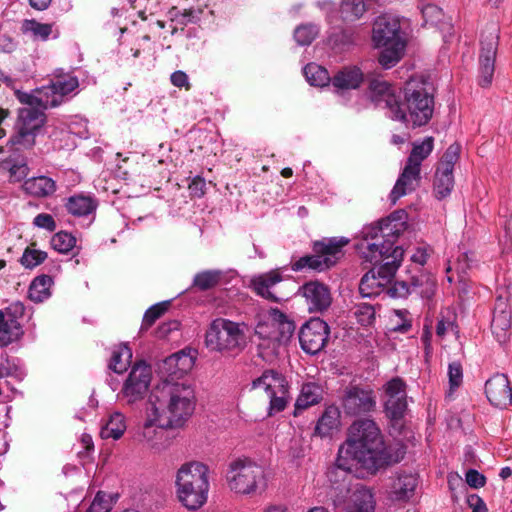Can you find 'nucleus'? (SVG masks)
I'll use <instances>...</instances> for the list:
<instances>
[{"label": "nucleus", "mask_w": 512, "mask_h": 512, "mask_svg": "<svg viewBox=\"0 0 512 512\" xmlns=\"http://www.w3.org/2000/svg\"><path fill=\"white\" fill-rule=\"evenodd\" d=\"M319 33V28L314 24H302L294 31V38L299 45H310Z\"/></svg>", "instance_id": "nucleus-50"}, {"label": "nucleus", "mask_w": 512, "mask_h": 512, "mask_svg": "<svg viewBox=\"0 0 512 512\" xmlns=\"http://www.w3.org/2000/svg\"><path fill=\"white\" fill-rule=\"evenodd\" d=\"M53 27V23H40L35 19H25L22 22L21 30L35 40L47 41L53 33Z\"/></svg>", "instance_id": "nucleus-39"}, {"label": "nucleus", "mask_w": 512, "mask_h": 512, "mask_svg": "<svg viewBox=\"0 0 512 512\" xmlns=\"http://www.w3.org/2000/svg\"><path fill=\"white\" fill-rule=\"evenodd\" d=\"M451 389L457 388L462 382V368L459 363H451L448 370Z\"/></svg>", "instance_id": "nucleus-58"}, {"label": "nucleus", "mask_w": 512, "mask_h": 512, "mask_svg": "<svg viewBox=\"0 0 512 512\" xmlns=\"http://www.w3.org/2000/svg\"><path fill=\"white\" fill-rule=\"evenodd\" d=\"M385 412L394 420L404 416L407 409L405 383L400 378H394L386 384Z\"/></svg>", "instance_id": "nucleus-22"}, {"label": "nucleus", "mask_w": 512, "mask_h": 512, "mask_svg": "<svg viewBox=\"0 0 512 512\" xmlns=\"http://www.w3.org/2000/svg\"><path fill=\"white\" fill-rule=\"evenodd\" d=\"M179 325H180L179 322L175 321V320L167 322V323H163L158 328L157 334L159 337H166L170 332H172L174 330H178Z\"/></svg>", "instance_id": "nucleus-63"}, {"label": "nucleus", "mask_w": 512, "mask_h": 512, "mask_svg": "<svg viewBox=\"0 0 512 512\" xmlns=\"http://www.w3.org/2000/svg\"><path fill=\"white\" fill-rule=\"evenodd\" d=\"M362 81L363 73L356 66L343 67L330 80L335 88L341 90L356 89Z\"/></svg>", "instance_id": "nucleus-31"}, {"label": "nucleus", "mask_w": 512, "mask_h": 512, "mask_svg": "<svg viewBox=\"0 0 512 512\" xmlns=\"http://www.w3.org/2000/svg\"><path fill=\"white\" fill-rule=\"evenodd\" d=\"M132 351L127 345H120L112 352L109 368L115 373H123L131 363Z\"/></svg>", "instance_id": "nucleus-44"}, {"label": "nucleus", "mask_w": 512, "mask_h": 512, "mask_svg": "<svg viewBox=\"0 0 512 512\" xmlns=\"http://www.w3.org/2000/svg\"><path fill=\"white\" fill-rule=\"evenodd\" d=\"M354 316L358 323L363 326H368L372 324L375 319V310L372 305L361 303L355 306Z\"/></svg>", "instance_id": "nucleus-53"}, {"label": "nucleus", "mask_w": 512, "mask_h": 512, "mask_svg": "<svg viewBox=\"0 0 512 512\" xmlns=\"http://www.w3.org/2000/svg\"><path fill=\"white\" fill-rule=\"evenodd\" d=\"M300 291L305 297L308 309L311 312H322L326 310L332 302L329 288L318 281H311L304 284Z\"/></svg>", "instance_id": "nucleus-25"}, {"label": "nucleus", "mask_w": 512, "mask_h": 512, "mask_svg": "<svg viewBox=\"0 0 512 512\" xmlns=\"http://www.w3.org/2000/svg\"><path fill=\"white\" fill-rule=\"evenodd\" d=\"M466 482L473 488H480L485 484V477L474 469H470L466 473Z\"/></svg>", "instance_id": "nucleus-60"}, {"label": "nucleus", "mask_w": 512, "mask_h": 512, "mask_svg": "<svg viewBox=\"0 0 512 512\" xmlns=\"http://www.w3.org/2000/svg\"><path fill=\"white\" fill-rule=\"evenodd\" d=\"M303 73L308 83L313 86L323 87L328 85L331 80L328 71L315 63L307 64Z\"/></svg>", "instance_id": "nucleus-46"}, {"label": "nucleus", "mask_w": 512, "mask_h": 512, "mask_svg": "<svg viewBox=\"0 0 512 512\" xmlns=\"http://www.w3.org/2000/svg\"><path fill=\"white\" fill-rule=\"evenodd\" d=\"M205 181L201 178H196L189 185L191 193L197 197H201L204 194Z\"/></svg>", "instance_id": "nucleus-64"}, {"label": "nucleus", "mask_w": 512, "mask_h": 512, "mask_svg": "<svg viewBox=\"0 0 512 512\" xmlns=\"http://www.w3.org/2000/svg\"><path fill=\"white\" fill-rule=\"evenodd\" d=\"M65 208L73 216L83 217L91 214L97 208V201L88 195L77 194L66 200Z\"/></svg>", "instance_id": "nucleus-33"}, {"label": "nucleus", "mask_w": 512, "mask_h": 512, "mask_svg": "<svg viewBox=\"0 0 512 512\" xmlns=\"http://www.w3.org/2000/svg\"><path fill=\"white\" fill-rule=\"evenodd\" d=\"M222 278L221 270H204L194 276L192 285L200 291H207L218 286Z\"/></svg>", "instance_id": "nucleus-41"}, {"label": "nucleus", "mask_w": 512, "mask_h": 512, "mask_svg": "<svg viewBox=\"0 0 512 512\" xmlns=\"http://www.w3.org/2000/svg\"><path fill=\"white\" fill-rule=\"evenodd\" d=\"M459 153L460 146L458 144H451L445 151L438 168L453 171L454 165L459 159Z\"/></svg>", "instance_id": "nucleus-54"}, {"label": "nucleus", "mask_w": 512, "mask_h": 512, "mask_svg": "<svg viewBox=\"0 0 512 512\" xmlns=\"http://www.w3.org/2000/svg\"><path fill=\"white\" fill-rule=\"evenodd\" d=\"M421 13L424 25L438 27L439 25H448L444 22V13L442 9L434 4H427L422 6Z\"/></svg>", "instance_id": "nucleus-49"}, {"label": "nucleus", "mask_w": 512, "mask_h": 512, "mask_svg": "<svg viewBox=\"0 0 512 512\" xmlns=\"http://www.w3.org/2000/svg\"><path fill=\"white\" fill-rule=\"evenodd\" d=\"M485 394L489 402L499 408H506L512 403V387L505 374L497 373L485 383Z\"/></svg>", "instance_id": "nucleus-23"}, {"label": "nucleus", "mask_w": 512, "mask_h": 512, "mask_svg": "<svg viewBox=\"0 0 512 512\" xmlns=\"http://www.w3.org/2000/svg\"><path fill=\"white\" fill-rule=\"evenodd\" d=\"M6 172L10 183H18L24 180L28 173L29 167L27 161L23 157L9 158L2 161V173Z\"/></svg>", "instance_id": "nucleus-35"}, {"label": "nucleus", "mask_w": 512, "mask_h": 512, "mask_svg": "<svg viewBox=\"0 0 512 512\" xmlns=\"http://www.w3.org/2000/svg\"><path fill=\"white\" fill-rule=\"evenodd\" d=\"M434 138L428 136L421 142H414L406 163L421 169L422 162L432 153Z\"/></svg>", "instance_id": "nucleus-38"}, {"label": "nucleus", "mask_w": 512, "mask_h": 512, "mask_svg": "<svg viewBox=\"0 0 512 512\" xmlns=\"http://www.w3.org/2000/svg\"><path fill=\"white\" fill-rule=\"evenodd\" d=\"M392 258L385 264L373 267L362 277L359 291L363 297L377 296L391 283L401 264L400 250Z\"/></svg>", "instance_id": "nucleus-13"}, {"label": "nucleus", "mask_w": 512, "mask_h": 512, "mask_svg": "<svg viewBox=\"0 0 512 512\" xmlns=\"http://www.w3.org/2000/svg\"><path fill=\"white\" fill-rule=\"evenodd\" d=\"M23 315L24 305L19 301L10 303L2 311V346L10 344L22 336L20 319Z\"/></svg>", "instance_id": "nucleus-21"}, {"label": "nucleus", "mask_w": 512, "mask_h": 512, "mask_svg": "<svg viewBox=\"0 0 512 512\" xmlns=\"http://www.w3.org/2000/svg\"><path fill=\"white\" fill-rule=\"evenodd\" d=\"M161 419L162 415L158 413V407L153 404L141 433L143 441L152 449L156 450H161L165 447L166 437L164 429L172 428L171 426H162L160 423Z\"/></svg>", "instance_id": "nucleus-24"}, {"label": "nucleus", "mask_w": 512, "mask_h": 512, "mask_svg": "<svg viewBox=\"0 0 512 512\" xmlns=\"http://www.w3.org/2000/svg\"><path fill=\"white\" fill-rule=\"evenodd\" d=\"M454 186L453 171L437 168L434 179V192L438 199L450 195Z\"/></svg>", "instance_id": "nucleus-42"}, {"label": "nucleus", "mask_w": 512, "mask_h": 512, "mask_svg": "<svg viewBox=\"0 0 512 512\" xmlns=\"http://www.w3.org/2000/svg\"><path fill=\"white\" fill-rule=\"evenodd\" d=\"M33 224L42 229L48 231H54L56 229V222L54 218L47 213H40L33 219Z\"/></svg>", "instance_id": "nucleus-57"}, {"label": "nucleus", "mask_w": 512, "mask_h": 512, "mask_svg": "<svg viewBox=\"0 0 512 512\" xmlns=\"http://www.w3.org/2000/svg\"><path fill=\"white\" fill-rule=\"evenodd\" d=\"M406 113V120L413 127L423 126L431 119L434 99L428 90L427 83L421 79H410L404 87V102H400Z\"/></svg>", "instance_id": "nucleus-5"}, {"label": "nucleus", "mask_w": 512, "mask_h": 512, "mask_svg": "<svg viewBox=\"0 0 512 512\" xmlns=\"http://www.w3.org/2000/svg\"><path fill=\"white\" fill-rule=\"evenodd\" d=\"M53 280L48 275H41L36 277L29 287V298L35 303L45 301L51 296V286Z\"/></svg>", "instance_id": "nucleus-37"}, {"label": "nucleus", "mask_w": 512, "mask_h": 512, "mask_svg": "<svg viewBox=\"0 0 512 512\" xmlns=\"http://www.w3.org/2000/svg\"><path fill=\"white\" fill-rule=\"evenodd\" d=\"M388 293L392 297L404 298L412 293L411 282L395 281L393 286L388 288Z\"/></svg>", "instance_id": "nucleus-56"}, {"label": "nucleus", "mask_w": 512, "mask_h": 512, "mask_svg": "<svg viewBox=\"0 0 512 512\" xmlns=\"http://www.w3.org/2000/svg\"><path fill=\"white\" fill-rule=\"evenodd\" d=\"M417 483V477L414 474H398L390 487V499L397 501L409 499Z\"/></svg>", "instance_id": "nucleus-32"}, {"label": "nucleus", "mask_w": 512, "mask_h": 512, "mask_svg": "<svg viewBox=\"0 0 512 512\" xmlns=\"http://www.w3.org/2000/svg\"><path fill=\"white\" fill-rule=\"evenodd\" d=\"M201 10L184 9L180 11L178 8L173 7L169 11L172 20L177 21L180 25H187L188 23L195 22L200 19Z\"/></svg>", "instance_id": "nucleus-51"}, {"label": "nucleus", "mask_w": 512, "mask_h": 512, "mask_svg": "<svg viewBox=\"0 0 512 512\" xmlns=\"http://www.w3.org/2000/svg\"><path fill=\"white\" fill-rule=\"evenodd\" d=\"M468 504L473 512H487V507L484 501L477 495H471L468 498Z\"/></svg>", "instance_id": "nucleus-62"}, {"label": "nucleus", "mask_w": 512, "mask_h": 512, "mask_svg": "<svg viewBox=\"0 0 512 512\" xmlns=\"http://www.w3.org/2000/svg\"><path fill=\"white\" fill-rule=\"evenodd\" d=\"M151 377V368L145 363L139 362L133 366L122 388L128 403H134L146 395Z\"/></svg>", "instance_id": "nucleus-18"}, {"label": "nucleus", "mask_w": 512, "mask_h": 512, "mask_svg": "<svg viewBox=\"0 0 512 512\" xmlns=\"http://www.w3.org/2000/svg\"><path fill=\"white\" fill-rule=\"evenodd\" d=\"M511 327V315L507 298L500 294L496 299L491 330L498 342L507 340Z\"/></svg>", "instance_id": "nucleus-26"}, {"label": "nucleus", "mask_w": 512, "mask_h": 512, "mask_svg": "<svg viewBox=\"0 0 512 512\" xmlns=\"http://www.w3.org/2000/svg\"><path fill=\"white\" fill-rule=\"evenodd\" d=\"M283 277L277 270H271L269 272L254 276L250 285L254 292L272 302H279L282 297H279L273 291L275 285L282 281Z\"/></svg>", "instance_id": "nucleus-28"}, {"label": "nucleus", "mask_w": 512, "mask_h": 512, "mask_svg": "<svg viewBox=\"0 0 512 512\" xmlns=\"http://www.w3.org/2000/svg\"><path fill=\"white\" fill-rule=\"evenodd\" d=\"M24 192L35 198H48L57 190L56 181L52 178L40 175L26 179L22 184Z\"/></svg>", "instance_id": "nucleus-29"}, {"label": "nucleus", "mask_w": 512, "mask_h": 512, "mask_svg": "<svg viewBox=\"0 0 512 512\" xmlns=\"http://www.w3.org/2000/svg\"><path fill=\"white\" fill-rule=\"evenodd\" d=\"M20 102L26 104L27 107L19 110L18 132L10 140L12 146H18L17 149L20 147L30 148L34 145V133L42 126L44 122L43 111L48 108L28 101Z\"/></svg>", "instance_id": "nucleus-11"}, {"label": "nucleus", "mask_w": 512, "mask_h": 512, "mask_svg": "<svg viewBox=\"0 0 512 512\" xmlns=\"http://www.w3.org/2000/svg\"><path fill=\"white\" fill-rule=\"evenodd\" d=\"M333 503L335 507H340L345 504L346 512H374L375 500L372 491L363 486L356 485L350 490L346 485H343L339 494H337Z\"/></svg>", "instance_id": "nucleus-14"}, {"label": "nucleus", "mask_w": 512, "mask_h": 512, "mask_svg": "<svg viewBox=\"0 0 512 512\" xmlns=\"http://www.w3.org/2000/svg\"><path fill=\"white\" fill-rule=\"evenodd\" d=\"M86 512H109V504L104 495L98 493Z\"/></svg>", "instance_id": "nucleus-61"}, {"label": "nucleus", "mask_w": 512, "mask_h": 512, "mask_svg": "<svg viewBox=\"0 0 512 512\" xmlns=\"http://www.w3.org/2000/svg\"><path fill=\"white\" fill-rule=\"evenodd\" d=\"M168 306L169 302H162L150 307L144 314L142 329H148L151 327L154 322L165 313Z\"/></svg>", "instance_id": "nucleus-52"}, {"label": "nucleus", "mask_w": 512, "mask_h": 512, "mask_svg": "<svg viewBox=\"0 0 512 512\" xmlns=\"http://www.w3.org/2000/svg\"><path fill=\"white\" fill-rule=\"evenodd\" d=\"M365 12L363 0H343L340 6V14L344 21H355Z\"/></svg>", "instance_id": "nucleus-47"}, {"label": "nucleus", "mask_w": 512, "mask_h": 512, "mask_svg": "<svg viewBox=\"0 0 512 512\" xmlns=\"http://www.w3.org/2000/svg\"><path fill=\"white\" fill-rule=\"evenodd\" d=\"M50 243L55 251L66 254L75 247L76 238L68 232L60 231L52 236Z\"/></svg>", "instance_id": "nucleus-48"}, {"label": "nucleus", "mask_w": 512, "mask_h": 512, "mask_svg": "<svg viewBox=\"0 0 512 512\" xmlns=\"http://www.w3.org/2000/svg\"><path fill=\"white\" fill-rule=\"evenodd\" d=\"M205 343L212 351L241 350L246 344V337L239 323L217 318L206 331Z\"/></svg>", "instance_id": "nucleus-7"}, {"label": "nucleus", "mask_w": 512, "mask_h": 512, "mask_svg": "<svg viewBox=\"0 0 512 512\" xmlns=\"http://www.w3.org/2000/svg\"><path fill=\"white\" fill-rule=\"evenodd\" d=\"M405 230V223L394 217H388L364 227L362 239L358 243V249L365 259L374 266L385 264L400 250L401 260L404 250L400 246H394L397 237Z\"/></svg>", "instance_id": "nucleus-3"}, {"label": "nucleus", "mask_w": 512, "mask_h": 512, "mask_svg": "<svg viewBox=\"0 0 512 512\" xmlns=\"http://www.w3.org/2000/svg\"><path fill=\"white\" fill-rule=\"evenodd\" d=\"M329 337V326L320 318H311L301 328L299 341L301 348L308 354L320 352Z\"/></svg>", "instance_id": "nucleus-16"}, {"label": "nucleus", "mask_w": 512, "mask_h": 512, "mask_svg": "<svg viewBox=\"0 0 512 512\" xmlns=\"http://www.w3.org/2000/svg\"><path fill=\"white\" fill-rule=\"evenodd\" d=\"M420 172V168L405 163V166L390 193L392 203L395 204L401 197L417 189L421 181Z\"/></svg>", "instance_id": "nucleus-27"}, {"label": "nucleus", "mask_w": 512, "mask_h": 512, "mask_svg": "<svg viewBox=\"0 0 512 512\" xmlns=\"http://www.w3.org/2000/svg\"><path fill=\"white\" fill-rule=\"evenodd\" d=\"M79 86L77 77L70 74L56 76L49 85L36 89L33 94L21 93L20 101H28L43 107H57L61 105L66 96Z\"/></svg>", "instance_id": "nucleus-9"}, {"label": "nucleus", "mask_w": 512, "mask_h": 512, "mask_svg": "<svg viewBox=\"0 0 512 512\" xmlns=\"http://www.w3.org/2000/svg\"><path fill=\"white\" fill-rule=\"evenodd\" d=\"M254 390L264 394L269 401V414L285 409L288 401V386L284 376L274 370H266L252 382Z\"/></svg>", "instance_id": "nucleus-10"}, {"label": "nucleus", "mask_w": 512, "mask_h": 512, "mask_svg": "<svg viewBox=\"0 0 512 512\" xmlns=\"http://www.w3.org/2000/svg\"><path fill=\"white\" fill-rule=\"evenodd\" d=\"M126 430L124 415L120 412H114L110 415L106 425L101 430V437L113 438L117 440L122 437Z\"/></svg>", "instance_id": "nucleus-43"}, {"label": "nucleus", "mask_w": 512, "mask_h": 512, "mask_svg": "<svg viewBox=\"0 0 512 512\" xmlns=\"http://www.w3.org/2000/svg\"><path fill=\"white\" fill-rule=\"evenodd\" d=\"M479 56V84L488 87L494 75V62L498 45L497 29L492 26L487 36L481 38Z\"/></svg>", "instance_id": "nucleus-17"}, {"label": "nucleus", "mask_w": 512, "mask_h": 512, "mask_svg": "<svg viewBox=\"0 0 512 512\" xmlns=\"http://www.w3.org/2000/svg\"><path fill=\"white\" fill-rule=\"evenodd\" d=\"M295 330V325L277 309L272 310V319L268 322L259 323L255 333L262 340L259 347H272L273 350L283 343H286Z\"/></svg>", "instance_id": "nucleus-12"}, {"label": "nucleus", "mask_w": 512, "mask_h": 512, "mask_svg": "<svg viewBox=\"0 0 512 512\" xmlns=\"http://www.w3.org/2000/svg\"><path fill=\"white\" fill-rule=\"evenodd\" d=\"M348 239L328 238L317 241L313 245V255H305L292 262L293 271H301L303 269H311L322 271L335 265L338 258L342 254V248L347 245Z\"/></svg>", "instance_id": "nucleus-6"}, {"label": "nucleus", "mask_w": 512, "mask_h": 512, "mask_svg": "<svg viewBox=\"0 0 512 512\" xmlns=\"http://www.w3.org/2000/svg\"><path fill=\"white\" fill-rule=\"evenodd\" d=\"M406 43H396V45L381 46L383 50L379 55V63L385 68L389 69L395 66L403 56Z\"/></svg>", "instance_id": "nucleus-45"}, {"label": "nucleus", "mask_w": 512, "mask_h": 512, "mask_svg": "<svg viewBox=\"0 0 512 512\" xmlns=\"http://www.w3.org/2000/svg\"><path fill=\"white\" fill-rule=\"evenodd\" d=\"M412 293H417L423 298H431L436 290L435 278L426 273H421L411 278Z\"/></svg>", "instance_id": "nucleus-40"}, {"label": "nucleus", "mask_w": 512, "mask_h": 512, "mask_svg": "<svg viewBox=\"0 0 512 512\" xmlns=\"http://www.w3.org/2000/svg\"><path fill=\"white\" fill-rule=\"evenodd\" d=\"M208 467L201 462L181 466L176 476L177 496L189 510L202 507L209 491Z\"/></svg>", "instance_id": "nucleus-4"}, {"label": "nucleus", "mask_w": 512, "mask_h": 512, "mask_svg": "<svg viewBox=\"0 0 512 512\" xmlns=\"http://www.w3.org/2000/svg\"><path fill=\"white\" fill-rule=\"evenodd\" d=\"M403 452L393 454L385 444L380 428L372 419H359L349 427L348 437L340 447L337 468L348 472L353 466L375 474L381 468L399 462Z\"/></svg>", "instance_id": "nucleus-1"}, {"label": "nucleus", "mask_w": 512, "mask_h": 512, "mask_svg": "<svg viewBox=\"0 0 512 512\" xmlns=\"http://www.w3.org/2000/svg\"><path fill=\"white\" fill-rule=\"evenodd\" d=\"M370 97L376 105L389 109L393 119L406 120V113L402 109L400 100L387 82L373 80L370 83Z\"/></svg>", "instance_id": "nucleus-19"}, {"label": "nucleus", "mask_w": 512, "mask_h": 512, "mask_svg": "<svg viewBox=\"0 0 512 512\" xmlns=\"http://www.w3.org/2000/svg\"><path fill=\"white\" fill-rule=\"evenodd\" d=\"M341 406L345 414L349 416L370 413L376 407V396L372 390L358 385H349L343 390Z\"/></svg>", "instance_id": "nucleus-15"}, {"label": "nucleus", "mask_w": 512, "mask_h": 512, "mask_svg": "<svg viewBox=\"0 0 512 512\" xmlns=\"http://www.w3.org/2000/svg\"><path fill=\"white\" fill-rule=\"evenodd\" d=\"M264 482V471L254 461L244 458L230 463L227 472V483L231 491L242 495L257 492Z\"/></svg>", "instance_id": "nucleus-8"}, {"label": "nucleus", "mask_w": 512, "mask_h": 512, "mask_svg": "<svg viewBox=\"0 0 512 512\" xmlns=\"http://www.w3.org/2000/svg\"><path fill=\"white\" fill-rule=\"evenodd\" d=\"M372 39L377 47L405 43L399 20L386 16L375 21Z\"/></svg>", "instance_id": "nucleus-20"}, {"label": "nucleus", "mask_w": 512, "mask_h": 512, "mask_svg": "<svg viewBox=\"0 0 512 512\" xmlns=\"http://www.w3.org/2000/svg\"><path fill=\"white\" fill-rule=\"evenodd\" d=\"M340 426V409L336 405H329L318 419L314 429V435H317L321 438L331 436L334 432L339 430Z\"/></svg>", "instance_id": "nucleus-30"}, {"label": "nucleus", "mask_w": 512, "mask_h": 512, "mask_svg": "<svg viewBox=\"0 0 512 512\" xmlns=\"http://www.w3.org/2000/svg\"><path fill=\"white\" fill-rule=\"evenodd\" d=\"M323 395V390L320 385L316 383L303 384L300 394L296 400V410L306 409L312 405L318 404Z\"/></svg>", "instance_id": "nucleus-36"}, {"label": "nucleus", "mask_w": 512, "mask_h": 512, "mask_svg": "<svg viewBox=\"0 0 512 512\" xmlns=\"http://www.w3.org/2000/svg\"><path fill=\"white\" fill-rule=\"evenodd\" d=\"M47 258V253L41 250L27 248L21 258L22 264L27 268H33L41 264Z\"/></svg>", "instance_id": "nucleus-55"}, {"label": "nucleus", "mask_w": 512, "mask_h": 512, "mask_svg": "<svg viewBox=\"0 0 512 512\" xmlns=\"http://www.w3.org/2000/svg\"><path fill=\"white\" fill-rule=\"evenodd\" d=\"M194 360L184 351L177 352L164 360V368L169 375H182L193 367Z\"/></svg>", "instance_id": "nucleus-34"}, {"label": "nucleus", "mask_w": 512, "mask_h": 512, "mask_svg": "<svg viewBox=\"0 0 512 512\" xmlns=\"http://www.w3.org/2000/svg\"><path fill=\"white\" fill-rule=\"evenodd\" d=\"M150 404L158 407V413L162 415V426L181 427L195 410L194 387L184 381H163L152 392Z\"/></svg>", "instance_id": "nucleus-2"}, {"label": "nucleus", "mask_w": 512, "mask_h": 512, "mask_svg": "<svg viewBox=\"0 0 512 512\" xmlns=\"http://www.w3.org/2000/svg\"><path fill=\"white\" fill-rule=\"evenodd\" d=\"M171 83L178 88H184L186 91L190 90L191 84L188 75L181 70L175 71L170 76Z\"/></svg>", "instance_id": "nucleus-59"}]
</instances>
